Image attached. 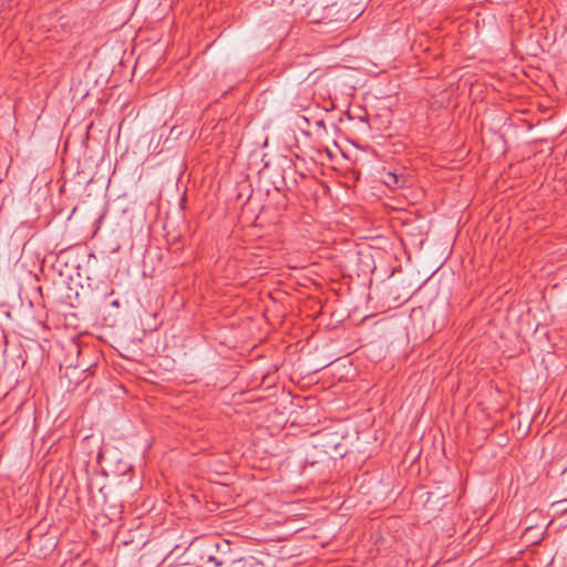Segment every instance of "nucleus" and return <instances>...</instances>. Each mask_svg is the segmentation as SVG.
I'll list each match as a JSON object with an SVG mask.
<instances>
[{"label":"nucleus","mask_w":567,"mask_h":567,"mask_svg":"<svg viewBox=\"0 0 567 567\" xmlns=\"http://www.w3.org/2000/svg\"><path fill=\"white\" fill-rule=\"evenodd\" d=\"M216 554H209L207 560L214 563L216 567H221L226 563V556L231 551V543L227 539H217L212 543Z\"/></svg>","instance_id":"f257e3e1"},{"label":"nucleus","mask_w":567,"mask_h":567,"mask_svg":"<svg viewBox=\"0 0 567 567\" xmlns=\"http://www.w3.org/2000/svg\"><path fill=\"white\" fill-rule=\"evenodd\" d=\"M383 183L391 188L401 187L404 183L402 176L394 172H386L383 177Z\"/></svg>","instance_id":"f03ea898"},{"label":"nucleus","mask_w":567,"mask_h":567,"mask_svg":"<svg viewBox=\"0 0 567 567\" xmlns=\"http://www.w3.org/2000/svg\"><path fill=\"white\" fill-rule=\"evenodd\" d=\"M453 276V274L449 270V269H445L443 267L436 269L425 281L426 282H430V281H443V280H450L451 277Z\"/></svg>","instance_id":"7ed1b4c3"},{"label":"nucleus","mask_w":567,"mask_h":567,"mask_svg":"<svg viewBox=\"0 0 567 567\" xmlns=\"http://www.w3.org/2000/svg\"><path fill=\"white\" fill-rule=\"evenodd\" d=\"M112 305L117 307L118 306V301L117 300H113Z\"/></svg>","instance_id":"20e7f679"}]
</instances>
